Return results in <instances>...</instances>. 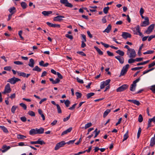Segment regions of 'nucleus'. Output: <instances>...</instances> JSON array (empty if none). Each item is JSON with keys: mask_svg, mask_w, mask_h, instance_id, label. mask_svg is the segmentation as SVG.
Wrapping results in <instances>:
<instances>
[{"mask_svg": "<svg viewBox=\"0 0 155 155\" xmlns=\"http://www.w3.org/2000/svg\"><path fill=\"white\" fill-rule=\"evenodd\" d=\"M133 30L134 32V34L139 35V36L141 37L143 36V35L142 33L140 32V27L139 25H137L133 29Z\"/></svg>", "mask_w": 155, "mask_h": 155, "instance_id": "obj_1", "label": "nucleus"}, {"mask_svg": "<svg viewBox=\"0 0 155 155\" xmlns=\"http://www.w3.org/2000/svg\"><path fill=\"white\" fill-rule=\"evenodd\" d=\"M140 80V78H139L133 81L132 84L130 86V91H135L137 85L136 83L139 81Z\"/></svg>", "mask_w": 155, "mask_h": 155, "instance_id": "obj_2", "label": "nucleus"}, {"mask_svg": "<svg viewBox=\"0 0 155 155\" xmlns=\"http://www.w3.org/2000/svg\"><path fill=\"white\" fill-rule=\"evenodd\" d=\"M66 144L65 141L63 140L61 141L58 143L54 147V150H57L59 149L60 147H63L64 145Z\"/></svg>", "mask_w": 155, "mask_h": 155, "instance_id": "obj_3", "label": "nucleus"}, {"mask_svg": "<svg viewBox=\"0 0 155 155\" xmlns=\"http://www.w3.org/2000/svg\"><path fill=\"white\" fill-rule=\"evenodd\" d=\"M128 85L127 84H124L117 88L116 89V91L117 92L123 91L128 88Z\"/></svg>", "mask_w": 155, "mask_h": 155, "instance_id": "obj_4", "label": "nucleus"}, {"mask_svg": "<svg viewBox=\"0 0 155 155\" xmlns=\"http://www.w3.org/2000/svg\"><path fill=\"white\" fill-rule=\"evenodd\" d=\"M20 81H21L20 79L13 77L12 78L8 79L7 81V82L10 83L12 84H15L17 82Z\"/></svg>", "mask_w": 155, "mask_h": 155, "instance_id": "obj_5", "label": "nucleus"}, {"mask_svg": "<svg viewBox=\"0 0 155 155\" xmlns=\"http://www.w3.org/2000/svg\"><path fill=\"white\" fill-rule=\"evenodd\" d=\"M60 2L61 4L64 5L66 7L71 8L73 7V5L71 3H69L68 0H60Z\"/></svg>", "mask_w": 155, "mask_h": 155, "instance_id": "obj_6", "label": "nucleus"}, {"mask_svg": "<svg viewBox=\"0 0 155 155\" xmlns=\"http://www.w3.org/2000/svg\"><path fill=\"white\" fill-rule=\"evenodd\" d=\"M129 67V64H127L125 66H124L123 67V68L120 72V75L123 76L126 73Z\"/></svg>", "mask_w": 155, "mask_h": 155, "instance_id": "obj_7", "label": "nucleus"}, {"mask_svg": "<svg viewBox=\"0 0 155 155\" xmlns=\"http://www.w3.org/2000/svg\"><path fill=\"white\" fill-rule=\"evenodd\" d=\"M155 25L152 24L149 26L147 28V29L145 31V33L147 34H150L154 28Z\"/></svg>", "mask_w": 155, "mask_h": 155, "instance_id": "obj_8", "label": "nucleus"}, {"mask_svg": "<svg viewBox=\"0 0 155 155\" xmlns=\"http://www.w3.org/2000/svg\"><path fill=\"white\" fill-rule=\"evenodd\" d=\"M128 52H129L128 55L129 58H134L135 57L136 53L134 49H131Z\"/></svg>", "mask_w": 155, "mask_h": 155, "instance_id": "obj_9", "label": "nucleus"}, {"mask_svg": "<svg viewBox=\"0 0 155 155\" xmlns=\"http://www.w3.org/2000/svg\"><path fill=\"white\" fill-rule=\"evenodd\" d=\"M144 19L145 21L143 22V23L140 25V26L141 27L146 26L149 24V18L147 17H145Z\"/></svg>", "mask_w": 155, "mask_h": 155, "instance_id": "obj_10", "label": "nucleus"}, {"mask_svg": "<svg viewBox=\"0 0 155 155\" xmlns=\"http://www.w3.org/2000/svg\"><path fill=\"white\" fill-rule=\"evenodd\" d=\"M122 36L123 38L126 39L127 38H130L131 35L130 33L127 32H123L122 35Z\"/></svg>", "mask_w": 155, "mask_h": 155, "instance_id": "obj_11", "label": "nucleus"}, {"mask_svg": "<svg viewBox=\"0 0 155 155\" xmlns=\"http://www.w3.org/2000/svg\"><path fill=\"white\" fill-rule=\"evenodd\" d=\"M10 147L9 146H7L6 145H4L0 149V151L3 153H5L10 149Z\"/></svg>", "mask_w": 155, "mask_h": 155, "instance_id": "obj_12", "label": "nucleus"}, {"mask_svg": "<svg viewBox=\"0 0 155 155\" xmlns=\"http://www.w3.org/2000/svg\"><path fill=\"white\" fill-rule=\"evenodd\" d=\"M64 18V17L61 15H58L54 18L53 21H60L63 20L62 18Z\"/></svg>", "mask_w": 155, "mask_h": 155, "instance_id": "obj_13", "label": "nucleus"}, {"mask_svg": "<svg viewBox=\"0 0 155 155\" xmlns=\"http://www.w3.org/2000/svg\"><path fill=\"white\" fill-rule=\"evenodd\" d=\"M5 90L7 92V93H9L11 91V89L10 88V84L9 83H8L5 85Z\"/></svg>", "mask_w": 155, "mask_h": 155, "instance_id": "obj_14", "label": "nucleus"}, {"mask_svg": "<svg viewBox=\"0 0 155 155\" xmlns=\"http://www.w3.org/2000/svg\"><path fill=\"white\" fill-rule=\"evenodd\" d=\"M115 58L118 60L120 64H123L124 63V60L123 57H121L120 56H115Z\"/></svg>", "mask_w": 155, "mask_h": 155, "instance_id": "obj_15", "label": "nucleus"}, {"mask_svg": "<svg viewBox=\"0 0 155 155\" xmlns=\"http://www.w3.org/2000/svg\"><path fill=\"white\" fill-rule=\"evenodd\" d=\"M155 145V133L154 137L151 138L150 141V146L152 147Z\"/></svg>", "mask_w": 155, "mask_h": 155, "instance_id": "obj_16", "label": "nucleus"}, {"mask_svg": "<svg viewBox=\"0 0 155 155\" xmlns=\"http://www.w3.org/2000/svg\"><path fill=\"white\" fill-rule=\"evenodd\" d=\"M111 30V26L110 24L109 25L107 28L104 30L103 32L104 33L106 32L107 33H109Z\"/></svg>", "mask_w": 155, "mask_h": 155, "instance_id": "obj_17", "label": "nucleus"}, {"mask_svg": "<svg viewBox=\"0 0 155 155\" xmlns=\"http://www.w3.org/2000/svg\"><path fill=\"white\" fill-rule=\"evenodd\" d=\"M36 133L37 134H41L44 133V129L42 127H40L39 129L37 128H36Z\"/></svg>", "mask_w": 155, "mask_h": 155, "instance_id": "obj_18", "label": "nucleus"}, {"mask_svg": "<svg viewBox=\"0 0 155 155\" xmlns=\"http://www.w3.org/2000/svg\"><path fill=\"white\" fill-rule=\"evenodd\" d=\"M72 127H70L67 129V130L64 131L61 134V136H63V135L67 134V133H69L71 132L72 130Z\"/></svg>", "mask_w": 155, "mask_h": 155, "instance_id": "obj_19", "label": "nucleus"}, {"mask_svg": "<svg viewBox=\"0 0 155 155\" xmlns=\"http://www.w3.org/2000/svg\"><path fill=\"white\" fill-rule=\"evenodd\" d=\"M128 101L130 102H132L134 104L137 106H139L140 104L139 101L135 100H128Z\"/></svg>", "mask_w": 155, "mask_h": 155, "instance_id": "obj_20", "label": "nucleus"}, {"mask_svg": "<svg viewBox=\"0 0 155 155\" xmlns=\"http://www.w3.org/2000/svg\"><path fill=\"white\" fill-rule=\"evenodd\" d=\"M35 63V62L34 60L31 58L29 60V62L28 64V65L30 67L33 68L34 66V64Z\"/></svg>", "mask_w": 155, "mask_h": 155, "instance_id": "obj_21", "label": "nucleus"}, {"mask_svg": "<svg viewBox=\"0 0 155 155\" xmlns=\"http://www.w3.org/2000/svg\"><path fill=\"white\" fill-rule=\"evenodd\" d=\"M52 12L51 11H44L42 12V14L45 16H48L49 15L52 14Z\"/></svg>", "mask_w": 155, "mask_h": 155, "instance_id": "obj_22", "label": "nucleus"}, {"mask_svg": "<svg viewBox=\"0 0 155 155\" xmlns=\"http://www.w3.org/2000/svg\"><path fill=\"white\" fill-rule=\"evenodd\" d=\"M8 11L11 14H13L16 12L15 8L14 7H11L9 9Z\"/></svg>", "mask_w": 155, "mask_h": 155, "instance_id": "obj_23", "label": "nucleus"}, {"mask_svg": "<svg viewBox=\"0 0 155 155\" xmlns=\"http://www.w3.org/2000/svg\"><path fill=\"white\" fill-rule=\"evenodd\" d=\"M33 71H36L38 72H40L41 71V69L39 68L38 66H36L32 69Z\"/></svg>", "mask_w": 155, "mask_h": 155, "instance_id": "obj_24", "label": "nucleus"}, {"mask_svg": "<svg viewBox=\"0 0 155 155\" xmlns=\"http://www.w3.org/2000/svg\"><path fill=\"white\" fill-rule=\"evenodd\" d=\"M21 5L23 9H25L27 6V4L25 2H22L21 3Z\"/></svg>", "mask_w": 155, "mask_h": 155, "instance_id": "obj_25", "label": "nucleus"}, {"mask_svg": "<svg viewBox=\"0 0 155 155\" xmlns=\"http://www.w3.org/2000/svg\"><path fill=\"white\" fill-rule=\"evenodd\" d=\"M0 128H1L5 133H8V131L7 128L3 126H0Z\"/></svg>", "mask_w": 155, "mask_h": 155, "instance_id": "obj_26", "label": "nucleus"}, {"mask_svg": "<svg viewBox=\"0 0 155 155\" xmlns=\"http://www.w3.org/2000/svg\"><path fill=\"white\" fill-rule=\"evenodd\" d=\"M94 48L99 55H102L103 54V52L99 48L96 46L94 47Z\"/></svg>", "mask_w": 155, "mask_h": 155, "instance_id": "obj_27", "label": "nucleus"}, {"mask_svg": "<svg viewBox=\"0 0 155 155\" xmlns=\"http://www.w3.org/2000/svg\"><path fill=\"white\" fill-rule=\"evenodd\" d=\"M116 52L121 56H123L124 54V51L118 50L116 51Z\"/></svg>", "mask_w": 155, "mask_h": 155, "instance_id": "obj_28", "label": "nucleus"}, {"mask_svg": "<svg viewBox=\"0 0 155 155\" xmlns=\"http://www.w3.org/2000/svg\"><path fill=\"white\" fill-rule=\"evenodd\" d=\"M36 130V129H32L29 131V134L31 135H32L34 134H37Z\"/></svg>", "mask_w": 155, "mask_h": 155, "instance_id": "obj_29", "label": "nucleus"}, {"mask_svg": "<svg viewBox=\"0 0 155 155\" xmlns=\"http://www.w3.org/2000/svg\"><path fill=\"white\" fill-rule=\"evenodd\" d=\"M110 109H107L105 111H104L103 114V117H105L110 112Z\"/></svg>", "mask_w": 155, "mask_h": 155, "instance_id": "obj_30", "label": "nucleus"}, {"mask_svg": "<svg viewBox=\"0 0 155 155\" xmlns=\"http://www.w3.org/2000/svg\"><path fill=\"white\" fill-rule=\"evenodd\" d=\"M128 137V132L127 131L124 136V139L123 140V142L126 140Z\"/></svg>", "mask_w": 155, "mask_h": 155, "instance_id": "obj_31", "label": "nucleus"}, {"mask_svg": "<svg viewBox=\"0 0 155 155\" xmlns=\"http://www.w3.org/2000/svg\"><path fill=\"white\" fill-rule=\"evenodd\" d=\"M17 137L18 139H23L26 138V137L23 135L18 134L17 135Z\"/></svg>", "mask_w": 155, "mask_h": 155, "instance_id": "obj_32", "label": "nucleus"}, {"mask_svg": "<svg viewBox=\"0 0 155 155\" xmlns=\"http://www.w3.org/2000/svg\"><path fill=\"white\" fill-rule=\"evenodd\" d=\"M94 93L91 92L88 94H87L86 96L87 99L90 98L91 96H94Z\"/></svg>", "mask_w": 155, "mask_h": 155, "instance_id": "obj_33", "label": "nucleus"}, {"mask_svg": "<svg viewBox=\"0 0 155 155\" xmlns=\"http://www.w3.org/2000/svg\"><path fill=\"white\" fill-rule=\"evenodd\" d=\"M109 9V7L108 6L105 7L103 9V12L105 14H107L108 13Z\"/></svg>", "mask_w": 155, "mask_h": 155, "instance_id": "obj_34", "label": "nucleus"}, {"mask_svg": "<svg viewBox=\"0 0 155 155\" xmlns=\"http://www.w3.org/2000/svg\"><path fill=\"white\" fill-rule=\"evenodd\" d=\"M18 75L19 76H21L23 77H26V73L24 72H17Z\"/></svg>", "mask_w": 155, "mask_h": 155, "instance_id": "obj_35", "label": "nucleus"}, {"mask_svg": "<svg viewBox=\"0 0 155 155\" xmlns=\"http://www.w3.org/2000/svg\"><path fill=\"white\" fill-rule=\"evenodd\" d=\"M56 106H57L58 113L59 114L61 113L62 111L61 109V107L58 104H57V105H56Z\"/></svg>", "mask_w": 155, "mask_h": 155, "instance_id": "obj_36", "label": "nucleus"}, {"mask_svg": "<svg viewBox=\"0 0 155 155\" xmlns=\"http://www.w3.org/2000/svg\"><path fill=\"white\" fill-rule=\"evenodd\" d=\"M38 144L42 145L45 144V143L43 140H41V139H39L38 140Z\"/></svg>", "mask_w": 155, "mask_h": 155, "instance_id": "obj_37", "label": "nucleus"}, {"mask_svg": "<svg viewBox=\"0 0 155 155\" xmlns=\"http://www.w3.org/2000/svg\"><path fill=\"white\" fill-rule=\"evenodd\" d=\"M75 94L77 96V99L81 98L82 96V94L78 92H76L75 93Z\"/></svg>", "mask_w": 155, "mask_h": 155, "instance_id": "obj_38", "label": "nucleus"}, {"mask_svg": "<svg viewBox=\"0 0 155 155\" xmlns=\"http://www.w3.org/2000/svg\"><path fill=\"white\" fill-rule=\"evenodd\" d=\"M18 107L17 106H13L11 108V112L14 114L16 109Z\"/></svg>", "mask_w": 155, "mask_h": 155, "instance_id": "obj_39", "label": "nucleus"}, {"mask_svg": "<svg viewBox=\"0 0 155 155\" xmlns=\"http://www.w3.org/2000/svg\"><path fill=\"white\" fill-rule=\"evenodd\" d=\"M154 52L153 50H148L147 51L144 52L143 54H152Z\"/></svg>", "mask_w": 155, "mask_h": 155, "instance_id": "obj_40", "label": "nucleus"}, {"mask_svg": "<svg viewBox=\"0 0 155 155\" xmlns=\"http://www.w3.org/2000/svg\"><path fill=\"white\" fill-rule=\"evenodd\" d=\"M70 104V102L68 100H66L64 102V104L66 106L68 107L69 106V104Z\"/></svg>", "mask_w": 155, "mask_h": 155, "instance_id": "obj_41", "label": "nucleus"}, {"mask_svg": "<svg viewBox=\"0 0 155 155\" xmlns=\"http://www.w3.org/2000/svg\"><path fill=\"white\" fill-rule=\"evenodd\" d=\"M13 62L15 64L18 65H23V62L19 61H14Z\"/></svg>", "mask_w": 155, "mask_h": 155, "instance_id": "obj_42", "label": "nucleus"}, {"mask_svg": "<svg viewBox=\"0 0 155 155\" xmlns=\"http://www.w3.org/2000/svg\"><path fill=\"white\" fill-rule=\"evenodd\" d=\"M143 44H142L141 46L140 47V48L138 50V54L139 56H140L141 55V51L142 50V47H143Z\"/></svg>", "mask_w": 155, "mask_h": 155, "instance_id": "obj_43", "label": "nucleus"}, {"mask_svg": "<svg viewBox=\"0 0 155 155\" xmlns=\"http://www.w3.org/2000/svg\"><path fill=\"white\" fill-rule=\"evenodd\" d=\"M150 90L152 91L154 93H155V85L151 86L150 87Z\"/></svg>", "mask_w": 155, "mask_h": 155, "instance_id": "obj_44", "label": "nucleus"}, {"mask_svg": "<svg viewBox=\"0 0 155 155\" xmlns=\"http://www.w3.org/2000/svg\"><path fill=\"white\" fill-rule=\"evenodd\" d=\"M28 114L31 116H35V112L32 111H30L28 112Z\"/></svg>", "mask_w": 155, "mask_h": 155, "instance_id": "obj_45", "label": "nucleus"}, {"mask_svg": "<svg viewBox=\"0 0 155 155\" xmlns=\"http://www.w3.org/2000/svg\"><path fill=\"white\" fill-rule=\"evenodd\" d=\"M92 125V124L91 123H89L85 124V129H87V128L89 127H91Z\"/></svg>", "mask_w": 155, "mask_h": 155, "instance_id": "obj_46", "label": "nucleus"}, {"mask_svg": "<svg viewBox=\"0 0 155 155\" xmlns=\"http://www.w3.org/2000/svg\"><path fill=\"white\" fill-rule=\"evenodd\" d=\"M20 106L22 107L24 110H26L27 109V106L26 105L23 103H21L19 104Z\"/></svg>", "mask_w": 155, "mask_h": 155, "instance_id": "obj_47", "label": "nucleus"}, {"mask_svg": "<svg viewBox=\"0 0 155 155\" xmlns=\"http://www.w3.org/2000/svg\"><path fill=\"white\" fill-rule=\"evenodd\" d=\"M141 130H141V128L139 127L138 129V131L137 134V138H138L140 136L141 133Z\"/></svg>", "mask_w": 155, "mask_h": 155, "instance_id": "obj_48", "label": "nucleus"}, {"mask_svg": "<svg viewBox=\"0 0 155 155\" xmlns=\"http://www.w3.org/2000/svg\"><path fill=\"white\" fill-rule=\"evenodd\" d=\"M143 68V67H138L132 68H131V70L132 71H136L139 69H140L142 68Z\"/></svg>", "mask_w": 155, "mask_h": 155, "instance_id": "obj_49", "label": "nucleus"}, {"mask_svg": "<svg viewBox=\"0 0 155 155\" xmlns=\"http://www.w3.org/2000/svg\"><path fill=\"white\" fill-rule=\"evenodd\" d=\"M143 120V118L141 114H140L138 117V121L139 122H141Z\"/></svg>", "mask_w": 155, "mask_h": 155, "instance_id": "obj_50", "label": "nucleus"}, {"mask_svg": "<svg viewBox=\"0 0 155 155\" xmlns=\"http://www.w3.org/2000/svg\"><path fill=\"white\" fill-rule=\"evenodd\" d=\"M110 81V79H108L107 80H106L105 81H103V83H104L105 85L106 86L108 85L109 84Z\"/></svg>", "mask_w": 155, "mask_h": 155, "instance_id": "obj_51", "label": "nucleus"}, {"mask_svg": "<svg viewBox=\"0 0 155 155\" xmlns=\"http://www.w3.org/2000/svg\"><path fill=\"white\" fill-rule=\"evenodd\" d=\"M12 69V67L10 66H6L4 68V70L8 71H10Z\"/></svg>", "mask_w": 155, "mask_h": 155, "instance_id": "obj_52", "label": "nucleus"}, {"mask_svg": "<svg viewBox=\"0 0 155 155\" xmlns=\"http://www.w3.org/2000/svg\"><path fill=\"white\" fill-rule=\"evenodd\" d=\"M135 61V59H133L132 58H130L129 59L128 61V62L129 64L133 63Z\"/></svg>", "mask_w": 155, "mask_h": 155, "instance_id": "obj_53", "label": "nucleus"}, {"mask_svg": "<svg viewBox=\"0 0 155 155\" xmlns=\"http://www.w3.org/2000/svg\"><path fill=\"white\" fill-rule=\"evenodd\" d=\"M77 53L83 56H86V54L83 51H78L77 52Z\"/></svg>", "mask_w": 155, "mask_h": 155, "instance_id": "obj_54", "label": "nucleus"}, {"mask_svg": "<svg viewBox=\"0 0 155 155\" xmlns=\"http://www.w3.org/2000/svg\"><path fill=\"white\" fill-rule=\"evenodd\" d=\"M106 16H104L102 18L101 20V21L102 23L103 24L107 22V21L106 19Z\"/></svg>", "mask_w": 155, "mask_h": 155, "instance_id": "obj_55", "label": "nucleus"}, {"mask_svg": "<svg viewBox=\"0 0 155 155\" xmlns=\"http://www.w3.org/2000/svg\"><path fill=\"white\" fill-rule=\"evenodd\" d=\"M65 36L66 37L70 39L71 40H72L73 39V37L71 35H70L68 34H67L65 35Z\"/></svg>", "mask_w": 155, "mask_h": 155, "instance_id": "obj_56", "label": "nucleus"}, {"mask_svg": "<svg viewBox=\"0 0 155 155\" xmlns=\"http://www.w3.org/2000/svg\"><path fill=\"white\" fill-rule=\"evenodd\" d=\"M77 80V81L80 83V84H83L84 83V81L82 80H81L79 79L77 77L76 78Z\"/></svg>", "mask_w": 155, "mask_h": 155, "instance_id": "obj_57", "label": "nucleus"}, {"mask_svg": "<svg viewBox=\"0 0 155 155\" xmlns=\"http://www.w3.org/2000/svg\"><path fill=\"white\" fill-rule=\"evenodd\" d=\"M124 48L127 49L128 50L127 51V54L128 55H129V52H128V51H130L131 48H130L129 46L128 45H125Z\"/></svg>", "mask_w": 155, "mask_h": 155, "instance_id": "obj_58", "label": "nucleus"}, {"mask_svg": "<svg viewBox=\"0 0 155 155\" xmlns=\"http://www.w3.org/2000/svg\"><path fill=\"white\" fill-rule=\"evenodd\" d=\"M100 43L102 45H103L106 48H108L110 46H109V45L105 44L102 42H100Z\"/></svg>", "mask_w": 155, "mask_h": 155, "instance_id": "obj_59", "label": "nucleus"}, {"mask_svg": "<svg viewBox=\"0 0 155 155\" xmlns=\"http://www.w3.org/2000/svg\"><path fill=\"white\" fill-rule=\"evenodd\" d=\"M71 116V114H70L66 118H64L63 119V121L64 122H66L70 118Z\"/></svg>", "mask_w": 155, "mask_h": 155, "instance_id": "obj_60", "label": "nucleus"}, {"mask_svg": "<svg viewBox=\"0 0 155 155\" xmlns=\"http://www.w3.org/2000/svg\"><path fill=\"white\" fill-rule=\"evenodd\" d=\"M22 32V31H19L18 35L20 37L21 39L22 40H24V38L21 35Z\"/></svg>", "mask_w": 155, "mask_h": 155, "instance_id": "obj_61", "label": "nucleus"}, {"mask_svg": "<svg viewBox=\"0 0 155 155\" xmlns=\"http://www.w3.org/2000/svg\"><path fill=\"white\" fill-rule=\"evenodd\" d=\"M154 65H155V62L153 61L148 65V68H150L154 66Z\"/></svg>", "mask_w": 155, "mask_h": 155, "instance_id": "obj_62", "label": "nucleus"}, {"mask_svg": "<svg viewBox=\"0 0 155 155\" xmlns=\"http://www.w3.org/2000/svg\"><path fill=\"white\" fill-rule=\"evenodd\" d=\"M20 119L21 121L23 122H25L27 120V119L25 117H21L20 118Z\"/></svg>", "mask_w": 155, "mask_h": 155, "instance_id": "obj_63", "label": "nucleus"}, {"mask_svg": "<svg viewBox=\"0 0 155 155\" xmlns=\"http://www.w3.org/2000/svg\"><path fill=\"white\" fill-rule=\"evenodd\" d=\"M57 75H58V78H59L60 79H62L63 78V76L61 74L58 72H57Z\"/></svg>", "mask_w": 155, "mask_h": 155, "instance_id": "obj_64", "label": "nucleus"}]
</instances>
